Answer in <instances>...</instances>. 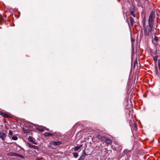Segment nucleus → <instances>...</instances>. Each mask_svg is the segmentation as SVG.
Returning a JSON list of instances; mask_svg holds the SVG:
<instances>
[{
    "instance_id": "1",
    "label": "nucleus",
    "mask_w": 160,
    "mask_h": 160,
    "mask_svg": "<svg viewBox=\"0 0 160 160\" xmlns=\"http://www.w3.org/2000/svg\"><path fill=\"white\" fill-rule=\"evenodd\" d=\"M152 27V26L148 25L144 28V32L145 36H149L151 35Z\"/></svg>"
},
{
    "instance_id": "2",
    "label": "nucleus",
    "mask_w": 160,
    "mask_h": 160,
    "mask_svg": "<svg viewBox=\"0 0 160 160\" xmlns=\"http://www.w3.org/2000/svg\"><path fill=\"white\" fill-rule=\"evenodd\" d=\"M155 18V13L154 12H152L149 16L148 20V23L149 25L153 26V24Z\"/></svg>"
},
{
    "instance_id": "3",
    "label": "nucleus",
    "mask_w": 160,
    "mask_h": 160,
    "mask_svg": "<svg viewBox=\"0 0 160 160\" xmlns=\"http://www.w3.org/2000/svg\"><path fill=\"white\" fill-rule=\"evenodd\" d=\"M0 115L6 118H11V114L9 113H5L2 111H0Z\"/></svg>"
},
{
    "instance_id": "4",
    "label": "nucleus",
    "mask_w": 160,
    "mask_h": 160,
    "mask_svg": "<svg viewBox=\"0 0 160 160\" xmlns=\"http://www.w3.org/2000/svg\"><path fill=\"white\" fill-rule=\"evenodd\" d=\"M8 155L10 156H14L19 157L21 158H22L23 157V156L22 155H21L20 154L14 153V152H10L8 153Z\"/></svg>"
},
{
    "instance_id": "5",
    "label": "nucleus",
    "mask_w": 160,
    "mask_h": 160,
    "mask_svg": "<svg viewBox=\"0 0 160 160\" xmlns=\"http://www.w3.org/2000/svg\"><path fill=\"white\" fill-rule=\"evenodd\" d=\"M103 141L105 142L107 144H111L112 142V141L111 139L105 137L104 138Z\"/></svg>"
},
{
    "instance_id": "6",
    "label": "nucleus",
    "mask_w": 160,
    "mask_h": 160,
    "mask_svg": "<svg viewBox=\"0 0 160 160\" xmlns=\"http://www.w3.org/2000/svg\"><path fill=\"white\" fill-rule=\"evenodd\" d=\"M62 144V142L59 141L55 142L53 141L51 142V144L54 146H56L61 145Z\"/></svg>"
},
{
    "instance_id": "7",
    "label": "nucleus",
    "mask_w": 160,
    "mask_h": 160,
    "mask_svg": "<svg viewBox=\"0 0 160 160\" xmlns=\"http://www.w3.org/2000/svg\"><path fill=\"white\" fill-rule=\"evenodd\" d=\"M6 137V134L3 132H0V138L2 140H4Z\"/></svg>"
},
{
    "instance_id": "8",
    "label": "nucleus",
    "mask_w": 160,
    "mask_h": 160,
    "mask_svg": "<svg viewBox=\"0 0 160 160\" xmlns=\"http://www.w3.org/2000/svg\"><path fill=\"white\" fill-rule=\"evenodd\" d=\"M29 141L32 142V143L37 145V143L35 141L32 137L31 136H29L28 138Z\"/></svg>"
},
{
    "instance_id": "9",
    "label": "nucleus",
    "mask_w": 160,
    "mask_h": 160,
    "mask_svg": "<svg viewBox=\"0 0 160 160\" xmlns=\"http://www.w3.org/2000/svg\"><path fill=\"white\" fill-rule=\"evenodd\" d=\"M97 138L98 139H101L102 141H103L105 137H102L101 135L99 134L97 136Z\"/></svg>"
},
{
    "instance_id": "10",
    "label": "nucleus",
    "mask_w": 160,
    "mask_h": 160,
    "mask_svg": "<svg viewBox=\"0 0 160 160\" xmlns=\"http://www.w3.org/2000/svg\"><path fill=\"white\" fill-rule=\"evenodd\" d=\"M130 21L131 24V25L132 26L133 25V23L134 22L133 18L131 17L130 18Z\"/></svg>"
},
{
    "instance_id": "11",
    "label": "nucleus",
    "mask_w": 160,
    "mask_h": 160,
    "mask_svg": "<svg viewBox=\"0 0 160 160\" xmlns=\"http://www.w3.org/2000/svg\"><path fill=\"white\" fill-rule=\"evenodd\" d=\"M44 135L46 137L53 135V134L52 133L50 132H45L44 133Z\"/></svg>"
},
{
    "instance_id": "12",
    "label": "nucleus",
    "mask_w": 160,
    "mask_h": 160,
    "mask_svg": "<svg viewBox=\"0 0 160 160\" xmlns=\"http://www.w3.org/2000/svg\"><path fill=\"white\" fill-rule=\"evenodd\" d=\"M29 144V148H35V149H37V146H34V145H32L31 144Z\"/></svg>"
},
{
    "instance_id": "13",
    "label": "nucleus",
    "mask_w": 160,
    "mask_h": 160,
    "mask_svg": "<svg viewBox=\"0 0 160 160\" xmlns=\"http://www.w3.org/2000/svg\"><path fill=\"white\" fill-rule=\"evenodd\" d=\"M82 146V145H81L80 146H76L74 148V151H77Z\"/></svg>"
},
{
    "instance_id": "14",
    "label": "nucleus",
    "mask_w": 160,
    "mask_h": 160,
    "mask_svg": "<svg viewBox=\"0 0 160 160\" xmlns=\"http://www.w3.org/2000/svg\"><path fill=\"white\" fill-rule=\"evenodd\" d=\"M73 156L75 158H77L78 156V154L77 152H73Z\"/></svg>"
},
{
    "instance_id": "15",
    "label": "nucleus",
    "mask_w": 160,
    "mask_h": 160,
    "mask_svg": "<svg viewBox=\"0 0 160 160\" xmlns=\"http://www.w3.org/2000/svg\"><path fill=\"white\" fill-rule=\"evenodd\" d=\"M145 22H146V20H145V18H143V21H142V25L144 28L146 26H145Z\"/></svg>"
},
{
    "instance_id": "16",
    "label": "nucleus",
    "mask_w": 160,
    "mask_h": 160,
    "mask_svg": "<svg viewBox=\"0 0 160 160\" xmlns=\"http://www.w3.org/2000/svg\"><path fill=\"white\" fill-rule=\"evenodd\" d=\"M13 134V133L12 131L11 130H9V133H8V136L9 137V136L12 135Z\"/></svg>"
},
{
    "instance_id": "17",
    "label": "nucleus",
    "mask_w": 160,
    "mask_h": 160,
    "mask_svg": "<svg viewBox=\"0 0 160 160\" xmlns=\"http://www.w3.org/2000/svg\"><path fill=\"white\" fill-rule=\"evenodd\" d=\"M18 139V137L17 136H12V139L13 140H16Z\"/></svg>"
},
{
    "instance_id": "18",
    "label": "nucleus",
    "mask_w": 160,
    "mask_h": 160,
    "mask_svg": "<svg viewBox=\"0 0 160 160\" xmlns=\"http://www.w3.org/2000/svg\"><path fill=\"white\" fill-rule=\"evenodd\" d=\"M130 14L133 17H135V15L134 13V12L133 11H130Z\"/></svg>"
},
{
    "instance_id": "19",
    "label": "nucleus",
    "mask_w": 160,
    "mask_h": 160,
    "mask_svg": "<svg viewBox=\"0 0 160 160\" xmlns=\"http://www.w3.org/2000/svg\"><path fill=\"white\" fill-rule=\"evenodd\" d=\"M3 21V18L2 16L0 14V24H1Z\"/></svg>"
},
{
    "instance_id": "20",
    "label": "nucleus",
    "mask_w": 160,
    "mask_h": 160,
    "mask_svg": "<svg viewBox=\"0 0 160 160\" xmlns=\"http://www.w3.org/2000/svg\"><path fill=\"white\" fill-rule=\"evenodd\" d=\"M38 130L39 131L41 132H42L44 131V129L43 128H38Z\"/></svg>"
},
{
    "instance_id": "21",
    "label": "nucleus",
    "mask_w": 160,
    "mask_h": 160,
    "mask_svg": "<svg viewBox=\"0 0 160 160\" xmlns=\"http://www.w3.org/2000/svg\"><path fill=\"white\" fill-rule=\"evenodd\" d=\"M24 132L25 133H27L29 132V130H24Z\"/></svg>"
},
{
    "instance_id": "22",
    "label": "nucleus",
    "mask_w": 160,
    "mask_h": 160,
    "mask_svg": "<svg viewBox=\"0 0 160 160\" xmlns=\"http://www.w3.org/2000/svg\"><path fill=\"white\" fill-rule=\"evenodd\" d=\"M154 40L155 41H158V37H156V36H155L154 38Z\"/></svg>"
},
{
    "instance_id": "23",
    "label": "nucleus",
    "mask_w": 160,
    "mask_h": 160,
    "mask_svg": "<svg viewBox=\"0 0 160 160\" xmlns=\"http://www.w3.org/2000/svg\"><path fill=\"white\" fill-rule=\"evenodd\" d=\"M153 59L155 61H157V57L155 56L153 58Z\"/></svg>"
},
{
    "instance_id": "24",
    "label": "nucleus",
    "mask_w": 160,
    "mask_h": 160,
    "mask_svg": "<svg viewBox=\"0 0 160 160\" xmlns=\"http://www.w3.org/2000/svg\"><path fill=\"white\" fill-rule=\"evenodd\" d=\"M158 65L159 69L160 70V60H159L158 61Z\"/></svg>"
},
{
    "instance_id": "25",
    "label": "nucleus",
    "mask_w": 160,
    "mask_h": 160,
    "mask_svg": "<svg viewBox=\"0 0 160 160\" xmlns=\"http://www.w3.org/2000/svg\"><path fill=\"white\" fill-rule=\"evenodd\" d=\"M48 147L50 148L53 149V148H52V147L50 145L48 146Z\"/></svg>"
},
{
    "instance_id": "26",
    "label": "nucleus",
    "mask_w": 160,
    "mask_h": 160,
    "mask_svg": "<svg viewBox=\"0 0 160 160\" xmlns=\"http://www.w3.org/2000/svg\"><path fill=\"white\" fill-rule=\"evenodd\" d=\"M82 156H81L78 160H81L82 159Z\"/></svg>"
},
{
    "instance_id": "27",
    "label": "nucleus",
    "mask_w": 160,
    "mask_h": 160,
    "mask_svg": "<svg viewBox=\"0 0 160 160\" xmlns=\"http://www.w3.org/2000/svg\"><path fill=\"white\" fill-rule=\"evenodd\" d=\"M135 0L136 1H137L138 0Z\"/></svg>"
}]
</instances>
